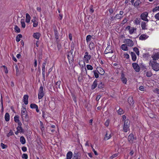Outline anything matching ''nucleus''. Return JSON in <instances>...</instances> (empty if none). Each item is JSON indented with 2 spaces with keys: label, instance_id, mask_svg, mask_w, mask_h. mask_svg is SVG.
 Returning a JSON list of instances; mask_svg holds the SVG:
<instances>
[{
  "label": "nucleus",
  "instance_id": "39",
  "mask_svg": "<svg viewBox=\"0 0 159 159\" xmlns=\"http://www.w3.org/2000/svg\"><path fill=\"white\" fill-rule=\"evenodd\" d=\"M136 28H134V27H131L129 31V33L130 34H132L134 32V30H136Z\"/></svg>",
  "mask_w": 159,
  "mask_h": 159
},
{
  "label": "nucleus",
  "instance_id": "56",
  "mask_svg": "<svg viewBox=\"0 0 159 159\" xmlns=\"http://www.w3.org/2000/svg\"><path fill=\"white\" fill-rule=\"evenodd\" d=\"M117 111L118 113L120 115L123 114L124 112V110H118Z\"/></svg>",
  "mask_w": 159,
  "mask_h": 159
},
{
  "label": "nucleus",
  "instance_id": "19",
  "mask_svg": "<svg viewBox=\"0 0 159 159\" xmlns=\"http://www.w3.org/2000/svg\"><path fill=\"white\" fill-rule=\"evenodd\" d=\"M146 23L144 21H142L141 23V26L142 28V29L143 30H145L147 29V28H146Z\"/></svg>",
  "mask_w": 159,
  "mask_h": 159
},
{
  "label": "nucleus",
  "instance_id": "8",
  "mask_svg": "<svg viewBox=\"0 0 159 159\" xmlns=\"http://www.w3.org/2000/svg\"><path fill=\"white\" fill-rule=\"evenodd\" d=\"M132 66L137 72H139L140 70V68L138 64L136 63H133L132 64Z\"/></svg>",
  "mask_w": 159,
  "mask_h": 159
},
{
  "label": "nucleus",
  "instance_id": "48",
  "mask_svg": "<svg viewBox=\"0 0 159 159\" xmlns=\"http://www.w3.org/2000/svg\"><path fill=\"white\" fill-rule=\"evenodd\" d=\"M122 16H120V15L119 14H117L116 16L114 17L115 19H120L122 17Z\"/></svg>",
  "mask_w": 159,
  "mask_h": 159
},
{
  "label": "nucleus",
  "instance_id": "6",
  "mask_svg": "<svg viewBox=\"0 0 159 159\" xmlns=\"http://www.w3.org/2000/svg\"><path fill=\"white\" fill-rule=\"evenodd\" d=\"M124 43H125L129 47H132L134 44L133 42L129 39H125Z\"/></svg>",
  "mask_w": 159,
  "mask_h": 159
},
{
  "label": "nucleus",
  "instance_id": "52",
  "mask_svg": "<svg viewBox=\"0 0 159 159\" xmlns=\"http://www.w3.org/2000/svg\"><path fill=\"white\" fill-rule=\"evenodd\" d=\"M15 67L16 69V75H18L19 74V70L18 66L16 65H15Z\"/></svg>",
  "mask_w": 159,
  "mask_h": 159
},
{
  "label": "nucleus",
  "instance_id": "59",
  "mask_svg": "<svg viewBox=\"0 0 159 159\" xmlns=\"http://www.w3.org/2000/svg\"><path fill=\"white\" fill-rule=\"evenodd\" d=\"M26 110H23L21 112L22 117H24V116L26 114Z\"/></svg>",
  "mask_w": 159,
  "mask_h": 159
},
{
  "label": "nucleus",
  "instance_id": "24",
  "mask_svg": "<svg viewBox=\"0 0 159 159\" xmlns=\"http://www.w3.org/2000/svg\"><path fill=\"white\" fill-rule=\"evenodd\" d=\"M56 44H57V47L58 51H59L61 48V45L60 43V40L56 41Z\"/></svg>",
  "mask_w": 159,
  "mask_h": 159
},
{
  "label": "nucleus",
  "instance_id": "63",
  "mask_svg": "<svg viewBox=\"0 0 159 159\" xmlns=\"http://www.w3.org/2000/svg\"><path fill=\"white\" fill-rule=\"evenodd\" d=\"M47 59H46L44 60V62L43 63L42 67H45L46 64L47 62Z\"/></svg>",
  "mask_w": 159,
  "mask_h": 159
},
{
  "label": "nucleus",
  "instance_id": "61",
  "mask_svg": "<svg viewBox=\"0 0 159 159\" xmlns=\"http://www.w3.org/2000/svg\"><path fill=\"white\" fill-rule=\"evenodd\" d=\"M91 147L92 148V151L94 152V153L95 155H98V153L93 148V145H91Z\"/></svg>",
  "mask_w": 159,
  "mask_h": 159
},
{
  "label": "nucleus",
  "instance_id": "62",
  "mask_svg": "<svg viewBox=\"0 0 159 159\" xmlns=\"http://www.w3.org/2000/svg\"><path fill=\"white\" fill-rule=\"evenodd\" d=\"M157 11H159V6L156 7L152 10V11L154 12Z\"/></svg>",
  "mask_w": 159,
  "mask_h": 159
},
{
  "label": "nucleus",
  "instance_id": "64",
  "mask_svg": "<svg viewBox=\"0 0 159 159\" xmlns=\"http://www.w3.org/2000/svg\"><path fill=\"white\" fill-rule=\"evenodd\" d=\"M154 17L155 18L158 20H159V12L158 13H157L154 16Z\"/></svg>",
  "mask_w": 159,
  "mask_h": 159
},
{
  "label": "nucleus",
  "instance_id": "37",
  "mask_svg": "<svg viewBox=\"0 0 159 159\" xmlns=\"http://www.w3.org/2000/svg\"><path fill=\"white\" fill-rule=\"evenodd\" d=\"M21 23L22 27L24 28L25 27V24L24 22V19H21Z\"/></svg>",
  "mask_w": 159,
  "mask_h": 159
},
{
  "label": "nucleus",
  "instance_id": "44",
  "mask_svg": "<svg viewBox=\"0 0 159 159\" xmlns=\"http://www.w3.org/2000/svg\"><path fill=\"white\" fill-rule=\"evenodd\" d=\"M92 36L90 35H87L86 37V40L87 42L90 41L91 39Z\"/></svg>",
  "mask_w": 159,
  "mask_h": 159
},
{
  "label": "nucleus",
  "instance_id": "34",
  "mask_svg": "<svg viewBox=\"0 0 159 159\" xmlns=\"http://www.w3.org/2000/svg\"><path fill=\"white\" fill-rule=\"evenodd\" d=\"M14 30L15 32L17 33H20V28L16 25L15 26Z\"/></svg>",
  "mask_w": 159,
  "mask_h": 159
},
{
  "label": "nucleus",
  "instance_id": "4",
  "mask_svg": "<svg viewBox=\"0 0 159 159\" xmlns=\"http://www.w3.org/2000/svg\"><path fill=\"white\" fill-rule=\"evenodd\" d=\"M43 87L41 85L39 89L38 98L39 99H41L44 96Z\"/></svg>",
  "mask_w": 159,
  "mask_h": 159
},
{
  "label": "nucleus",
  "instance_id": "2",
  "mask_svg": "<svg viewBox=\"0 0 159 159\" xmlns=\"http://www.w3.org/2000/svg\"><path fill=\"white\" fill-rule=\"evenodd\" d=\"M130 125V121L128 120H126L124 121L123 130L125 132H127L129 130V127Z\"/></svg>",
  "mask_w": 159,
  "mask_h": 159
},
{
  "label": "nucleus",
  "instance_id": "11",
  "mask_svg": "<svg viewBox=\"0 0 159 159\" xmlns=\"http://www.w3.org/2000/svg\"><path fill=\"white\" fill-rule=\"evenodd\" d=\"M134 138L133 134H130L128 136V140L130 143H133L134 141Z\"/></svg>",
  "mask_w": 159,
  "mask_h": 159
},
{
  "label": "nucleus",
  "instance_id": "51",
  "mask_svg": "<svg viewBox=\"0 0 159 159\" xmlns=\"http://www.w3.org/2000/svg\"><path fill=\"white\" fill-rule=\"evenodd\" d=\"M79 63L80 66H81V67H83V65H84L85 64L84 62H83L82 61H79Z\"/></svg>",
  "mask_w": 159,
  "mask_h": 159
},
{
  "label": "nucleus",
  "instance_id": "17",
  "mask_svg": "<svg viewBox=\"0 0 159 159\" xmlns=\"http://www.w3.org/2000/svg\"><path fill=\"white\" fill-rule=\"evenodd\" d=\"M36 18L35 17H34L31 20V21L33 23V26L34 27H36L38 25V22L36 21Z\"/></svg>",
  "mask_w": 159,
  "mask_h": 159
},
{
  "label": "nucleus",
  "instance_id": "42",
  "mask_svg": "<svg viewBox=\"0 0 159 159\" xmlns=\"http://www.w3.org/2000/svg\"><path fill=\"white\" fill-rule=\"evenodd\" d=\"M16 129L20 133H23L24 132L23 129L21 126H18L16 128Z\"/></svg>",
  "mask_w": 159,
  "mask_h": 159
},
{
  "label": "nucleus",
  "instance_id": "5",
  "mask_svg": "<svg viewBox=\"0 0 159 159\" xmlns=\"http://www.w3.org/2000/svg\"><path fill=\"white\" fill-rule=\"evenodd\" d=\"M148 14L147 12H145L143 13L140 15L141 18L143 20L148 22V20L147 18L148 16Z\"/></svg>",
  "mask_w": 159,
  "mask_h": 159
},
{
  "label": "nucleus",
  "instance_id": "20",
  "mask_svg": "<svg viewBox=\"0 0 159 159\" xmlns=\"http://www.w3.org/2000/svg\"><path fill=\"white\" fill-rule=\"evenodd\" d=\"M73 153L71 151L68 152L66 154V159H71L72 157Z\"/></svg>",
  "mask_w": 159,
  "mask_h": 159
},
{
  "label": "nucleus",
  "instance_id": "32",
  "mask_svg": "<svg viewBox=\"0 0 159 159\" xmlns=\"http://www.w3.org/2000/svg\"><path fill=\"white\" fill-rule=\"evenodd\" d=\"M5 120L6 121H8L10 119V116L8 113H6L5 116Z\"/></svg>",
  "mask_w": 159,
  "mask_h": 159
},
{
  "label": "nucleus",
  "instance_id": "30",
  "mask_svg": "<svg viewBox=\"0 0 159 159\" xmlns=\"http://www.w3.org/2000/svg\"><path fill=\"white\" fill-rule=\"evenodd\" d=\"M30 107L31 109H38V106L34 103H31L30 105Z\"/></svg>",
  "mask_w": 159,
  "mask_h": 159
},
{
  "label": "nucleus",
  "instance_id": "7",
  "mask_svg": "<svg viewBox=\"0 0 159 159\" xmlns=\"http://www.w3.org/2000/svg\"><path fill=\"white\" fill-rule=\"evenodd\" d=\"M113 51L112 49V47L110 46H108L106 48L104 51V54H107L108 53H113Z\"/></svg>",
  "mask_w": 159,
  "mask_h": 159
},
{
  "label": "nucleus",
  "instance_id": "15",
  "mask_svg": "<svg viewBox=\"0 0 159 159\" xmlns=\"http://www.w3.org/2000/svg\"><path fill=\"white\" fill-rule=\"evenodd\" d=\"M29 96L28 95H25L23 97V102L24 104H27L28 103V99Z\"/></svg>",
  "mask_w": 159,
  "mask_h": 159
},
{
  "label": "nucleus",
  "instance_id": "46",
  "mask_svg": "<svg viewBox=\"0 0 159 159\" xmlns=\"http://www.w3.org/2000/svg\"><path fill=\"white\" fill-rule=\"evenodd\" d=\"M97 71L96 70H94L93 71L95 76V77L96 78H98L99 77V75L97 73Z\"/></svg>",
  "mask_w": 159,
  "mask_h": 159
},
{
  "label": "nucleus",
  "instance_id": "55",
  "mask_svg": "<svg viewBox=\"0 0 159 159\" xmlns=\"http://www.w3.org/2000/svg\"><path fill=\"white\" fill-rule=\"evenodd\" d=\"M118 155V153H115L112 155L110 157V159H113L115 157H116Z\"/></svg>",
  "mask_w": 159,
  "mask_h": 159
},
{
  "label": "nucleus",
  "instance_id": "18",
  "mask_svg": "<svg viewBox=\"0 0 159 159\" xmlns=\"http://www.w3.org/2000/svg\"><path fill=\"white\" fill-rule=\"evenodd\" d=\"M98 83H97V80H95L93 82V84H92L91 86V89L92 90L94 89H95L97 86Z\"/></svg>",
  "mask_w": 159,
  "mask_h": 159
},
{
  "label": "nucleus",
  "instance_id": "3",
  "mask_svg": "<svg viewBox=\"0 0 159 159\" xmlns=\"http://www.w3.org/2000/svg\"><path fill=\"white\" fill-rule=\"evenodd\" d=\"M73 49H71V50L68 52L67 55V58L69 63H72L74 61V55L73 54Z\"/></svg>",
  "mask_w": 159,
  "mask_h": 159
},
{
  "label": "nucleus",
  "instance_id": "12",
  "mask_svg": "<svg viewBox=\"0 0 159 159\" xmlns=\"http://www.w3.org/2000/svg\"><path fill=\"white\" fill-rule=\"evenodd\" d=\"M152 57L153 58V61H156L159 58V53L158 52L156 53L154 55L152 56Z\"/></svg>",
  "mask_w": 159,
  "mask_h": 159
},
{
  "label": "nucleus",
  "instance_id": "26",
  "mask_svg": "<svg viewBox=\"0 0 159 159\" xmlns=\"http://www.w3.org/2000/svg\"><path fill=\"white\" fill-rule=\"evenodd\" d=\"M108 132H107L104 138V140H107L111 137V134H109L108 135Z\"/></svg>",
  "mask_w": 159,
  "mask_h": 159
},
{
  "label": "nucleus",
  "instance_id": "40",
  "mask_svg": "<svg viewBox=\"0 0 159 159\" xmlns=\"http://www.w3.org/2000/svg\"><path fill=\"white\" fill-rule=\"evenodd\" d=\"M154 92L156 94V96L157 97V99L159 100V90L157 89L154 90Z\"/></svg>",
  "mask_w": 159,
  "mask_h": 159
},
{
  "label": "nucleus",
  "instance_id": "1",
  "mask_svg": "<svg viewBox=\"0 0 159 159\" xmlns=\"http://www.w3.org/2000/svg\"><path fill=\"white\" fill-rule=\"evenodd\" d=\"M149 64L154 71H157L159 70V63L157 62L156 61L151 60Z\"/></svg>",
  "mask_w": 159,
  "mask_h": 159
},
{
  "label": "nucleus",
  "instance_id": "45",
  "mask_svg": "<svg viewBox=\"0 0 159 159\" xmlns=\"http://www.w3.org/2000/svg\"><path fill=\"white\" fill-rule=\"evenodd\" d=\"M14 119L16 123L20 121L19 120V116L17 115L15 116H14Z\"/></svg>",
  "mask_w": 159,
  "mask_h": 159
},
{
  "label": "nucleus",
  "instance_id": "14",
  "mask_svg": "<svg viewBox=\"0 0 159 159\" xmlns=\"http://www.w3.org/2000/svg\"><path fill=\"white\" fill-rule=\"evenodd\" d=\"M121 79L122 82L125 84L127 82V79L125 76V75L123 73H122L121 74Z\"/></svg>",
  "mask_w": 159,
  "mask_h": 159
},
{
  "label": "nucleus",
  "instance_id": "31",
  "mask_svg": "<svg viewBox=\"0 0 159 159\" xmlns=\"http://www.w3.org/2000/svg\"><path fill=\"white\" fill-rule=\"evenodd\" d=\"M20 141L22 144H24L25 143L26 140L25 138L23 136H21L20 138Z\"/></svg>",
  "mask_w": 159,
  "mask_h": 159
},
{
  "label": "nucleus",
  "instance_id": "29",
  "mask_svg": "<svg viewBox=\"0 0 159 159\" xmlns=\"http://www.w3.org/2000/svg\"><path fill=\"white\" fill-rule=\"evenodd\" d=\"M61 83V82L60 80H58L57 82L56 83V88L57 89H60V85Z\"/></svg>",
  "mask_w": 159,
  "mask_h": 159
},
{
  "label": "nucleus",
  "instance_id": "60",
  "mask_svg": "<svg viewBox=\"0 0 159 159\" xmlns=\"http://www.w3.org/2000/svg\"><path fill=\"white\" fill-rule=\"evenodd\" d=\"M110 120L109 119H107L105 123V125L107 127L109 125V124Z\"/></svg>",
  "mask_w": 159,
  "mask_h": 159
},
{
  "label": "nucleus",
  "instance_id": "43",
  "mask_svg": "<svg viewBox=\"0 0 159 159\" xmlns=\"http://www.w3.org/2000/svg\"><path fill=\"white\" fill-rule=\"evenodd\" d=\"M72 159H80V158L78 157V153H75L74 154V156Z\"/></svg>",
  "mask_w": 159,
  "mask_h": 159
},
{
  "label": "nucleus",
  "instance_id": "38",
  "mask_svg": "<svg viewBox=\"0 0 159 159\" xmlns=\"http://www.w3.org/2000/svg\"><path fill=\"white\" fill-rule=\"evenodd\" d=\"M22 37V36L21 34H19L16 37V41L17 42L20 41V38Z\"/></svg>",
  "mask_w": 159,
  "mask_h": 159
},
{
  "label": "nucleus",
  "instance_id": "22",
  "mask_svg": "<svg viewBox=\"0 0 159 159\" xmlns=\"http://www.w3.org/2000/svg\"><path fill=\"white\" fill-rule=\"evenodd\" d=\"M91 57L90 55L84 56V60L86 63H89V60L90 59Z\"/></svg>",
  "mask_w": 159,
  "mask_h": 159
},
{
  "label": "nucleus",
  "instance_id": "25",
  "mask_svg": "<svg viewBox=\"0 0 159 159\" xmlns=\"http://www.w3.org/2000/svg\"><path fill=\"white\" fill-rule=\"evenodd\" d=\"M141 2L140 0H137L134 3V6L135 7H137L141 3Z\"/></svg>",
  "mask_w": 159,
  "mask_h": 159
},
{
  "label": "nucleus",
  "instance_id": "54",
  "mask_svg": "<svg viewBox=\"0 0 159 159\" xmlns=\"http://www.w3.org/2000/svg\"><path fill=\"white\" fill-rule=\"evenodd\" d=\"M1 146L2 147V148L3 149H5V148H7V145L4 144H3L2 143H1Z\"/></svg>",
  "mask_w": 159,
  "mask_h": 159
},
{
  "label": "nucleus",
  "instance_id": "10",
  "mask_svg": "<svg viewBox=\"0 0 159 159\" xmlns=\"http://www.w3.org/2000/svg\"><path fill=\"white\" fill-rule=\"evenodd\" d=\"M97 70L100 74L102 75H104L105 73L104 70L100 67H98L97 68Z\"/></svg>",
  "mask_w": 159,
  "mask_h": 159
},
{
  "label": "nucleus",
  "instance_id": "27",
  "mask_svg": "<svg viewBox=\"0 0 159 159\" xmlns=\"http://www.w3.org/2000/svg\"><path fill=\"white\" fill-rule=\"evenodd\" d=\"M30 20V16L28 13L26 14L25 22L27 23H29Z\"/></svg>",
  "mask_w": 159,
  "mask_h": 159
},
{
  "label": "nucleus",
  "instance_id": "21",
  "mask_svg": "<svg viewBox=\"0 0 159 159\" xmlns=\"http://www.w3.org/2000/svg\"><path fill=\"white\" fill-rule=\"evenodd\" d=\"M130 55L132 57V60L134 61H135L137 58L135 54L133 52H131L130 53Z\"/></svg>",
  "mask_w": 159,
  "mask_h": 159
},
{
  "label": "nucleus",
  "instance_id": "28",
  "mask_svg": "<svg viewBox=\"0 0 159 159\" xmlns=\"http://www.w3.org/2000/svg\"><path fill=\"white\" fill-rule=\"evenodd\" d=\"M148 37L146 35L143 34L140 35L139 37L140 40H145L148 38Z\"/></svg>",
  "mask_w": 159,
  "mask_h": 159
},
{
  "label": "nucleus",
  "instance_id": "9",
  "mask_svg": "<svg viewBox=\"0 0 159 159\" xmlns=\"http://www.w3.org/2000/svg\"><path fill=\"white\" fill-rule=\"evenodd\" d=\"M54 31V35L55 37V39H56V41L59 40V34L58 32V31L57 28L55 26L53 27Z\"/></svg>",
  "mask_w": 159,
  "mask_h": 159
},
{
  "label": "nucleus",
  "instance_id": "33",
  "mask_svg": "<svg viewBox=\"0 0 159 159\" xmlns=\"http://www.w3.org/2000/svg\"><path fill=\"white\" fill-rule=\"evenodd\" d=\"M89 48L90 50H92L94 48L95 45L94 44L93 42H91L89 44Z\"/></svg>",
  "mask_w": 159,
  "mask_h": 159
},
{
  "label": "nucleus",
  "instance_id": "13",
  "mask_svg": "<svg viewBox=\"0 0 159 159\" xmlns=\"http://www.w3.org/2000/svg\"><path fill=\"white\" fill-rule=\"evenodd\" d=\"M128 102L130 106H132L134 104V100L133 97H130L128 99Z\"/></svg>",
  "mask_w": 159,
  "mask_h": 159
},
{
  "label": "nucleus",
  "instance_id": "16",
  "mask_svg": "<svg viewBox=\"0 0 159 159\" xmlns=\"http://www.w3.org/2000/svg\"><path fill=\"white\" fill-rule=\"evenodd\" d=\"M41 36V34L39 32L34 33L33 34V37L35 39H39Z\"/></svg>",
  "mask_w": 159,
  "mask_h": 159
},
{
  "label": "nucleus",
  "instance_id": "58",
  "mask_svg": "<svg viewBox=\"0 0 159 159\" xmlns=\"http://www.w3.org/2000/svg\"><path fill=\"white\" fill-rule=\"evenodd\" d=\"M72 97L74 101V102L76 103V97L75 95L74 94H72Z\"/></svg>",
  "mask_w": 159,
  "mask_h": 159
},
{
  "label": "nucleus",
  "instance_id": "57",
  "mask_svg": "<svg viewBox=\"0 0 159 159\" xmlns=\"http://www.w3.org/2000/svg\"><path fill=\"white\" fill-rule=\"evenodd\" d=\"M89 11L90 12H91V13H93L94 11V10L93 9V5H91L89 7Z\"/></svg>",
  "mask_w": 159,
  "mask_h": 159
},
{
  "label": "nucleus",
  "instance_id": "23",
  "mask_svg": "<svg viewBox=\"0 0 159 159\" xmlns=\"http://www.w3.org/2000/svg\"><path fill=\"white\" fill-rule=\"evenodd\" d=\"M126 44H123L121 45V48L123 50L125 51H128V48Z\"/></svg>",
  "mask_w": 159,
  "mask_h": 159
},
{
  "label": "nucleus",
  "instance_id": "50",
  "mask_svg": "<svg viewBox=\"0 0 159 159\" xmlns=\"http://www.w3.org/2000/svg\"><path fill=\"white\" fill-rule=\"evenodd\" d=\"M87 68L88 70H92L93 69V67L90 65H87Z\"/></svg>",
  "mask_w": 159,
  "mask_h": 159
},
{
  "label": "nucleus",
  "instance_id": "41",
  "mask_svg": "<svg viewBox=\"0 0 159 159\" xmlns=\"http://www.w3.org/2000/svg\"><path fill=\"white\" fill-rule=\"evenodd\" d=\"M134 22L136 25H139L140 22V19L137 18L135 19Z\"/></svg>",
  "mask_w": 159,
  "mask_h": 159
},
{
  "label": "nucleus",
  "instance_id": "47",
  "mask_svg": "<svg viewBox=\"0 0 159 159\" xmlns=\"http://www.w3.org/2000/svg\"><path fill=\"white\" fill-rule=\"evenodd\" d=\"M14 135V133L11 130H10L9 133L7 134V136L9 137L11 136Z\"/></svg>",
  "mask_w": 159,
  "mask_h": 159
},
{
  "label": "nucleus",
  "instance_id": "36",
  "mask_svg": "<svg viewBox=\"0 0 159 159\" xmlns=\"http://www.w3.org/2000/svg\"><path fill=\"white\" fill-rule=\"evenodd\" d=\"M146 76L148 77H150L152 75V72L150 71H147L146 72Z\"/></svg>",
  "mask_w": 159,
  "mask_h": 159
},
{
  "label": "nucleus",
  "instance_id": "49",
  "mask_svg": "<svg viewBox=\"0 0 159 159\" xmlns=\"http://www.w3.org/2000/svg\"><path fill=\"white\" fill-rule=\"evenodd\" d=\"M22 158L23 159H27L28 158V156L27 154L24 153L22 155Z\"/></svg>",
  "mask_w": 159,
  "mask_h": 159
},
{
  "label": "nucleus",
  "instance_id": "35",
  "mask_svg": "<svg viewBox=\"0 0 159 159\" xmlns=\"http://www.w3.org/2000/svg\"><path fill=\"white\" fill-rule=\"evenodd\" d=\"M133 50L134 52H135L136 53L137 55L138 56L139 55V49H138V48H137V47L134 48H133Z\"/></svg>",
  "mask_w": 159,
  "mask_h": 159
},
{
  "label": "nucleus",
  "instance_id": "53",
  "mask_svg": "<svg viewBox=\"0 0 159 159\" xmlns=\"http://www.w3.org/2000/svg\"><path fill=\"white\" fill-rule=\"evenodd\" d=\"M103 84L102 82H101L100 83L98 84V87L100 89L102 88L103 87Z\"/></svg>",
  "mask_w": 159,
  "mask_h": 159
}]
</instances>
